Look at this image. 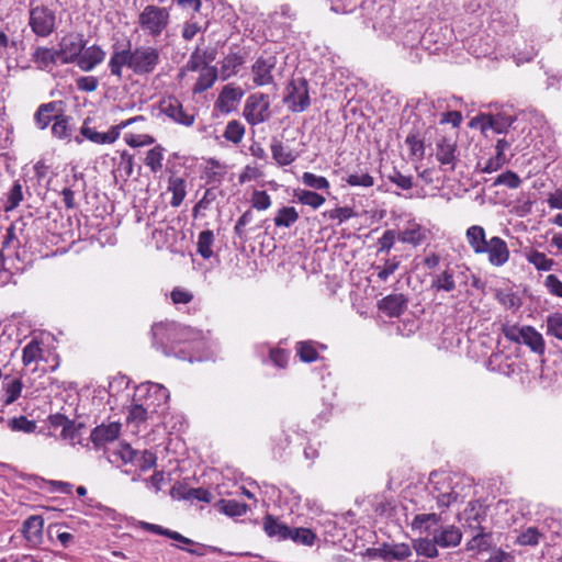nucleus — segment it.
Returning <instances> with one entry per match:
<instances>
[{
    "label": "nucleus",
    "mask_w": 562,
    "mask_h": 562,
    "mask_svg": "<svg viewBox=\"0 0 562 562\" xmlns=\"http://www.w3.org/2000/svg\"><path fill=\"white\" fill-rule=\"evenodd\" d=\"M270 148L272 158L279 166L291 165L296 159V155H294L292 150L286 149L278 139H273Z\"/></svg>",
    "instance_id": "28"
},
{
    "label": "nucleus",
    "mask_w": 562,
    "mask_h": 562,
    "mask_svg": "<svg viewBox=\"0 0 562 562\" xmlns=\"http://www.w3.org/2000/svg\"><path fill=\"white\" fill-rule=\"evenodd\" d=\"M467 240L476 255H482L486 250L488 240L486 239L485 229L480 225H472L467 229Z\"/></svg>",
    "instance_id": "20"
},
{
    "label": "nucleus",
    "mask_w": 562,
    "mask_h": 562,
    "mask_svg": "<svg viewBox=\"0 0 562 562\" xmlns=\"http://www.w3.org/2000/svg\"><path fill=\"white\" fill-rule=\"evenodd\" d=\"M244 95V90L240 87H233L226 85L218 94L215 101V108L221 113H229L235 109V104L238 103Z\"/></svg>",
    "instance_id": "11"
},
{
    "label": "nucleus",
    "mask_w": 562,
    "mask_h": 562,
    "mask_svg": "<svg viewBox=\"0 0 562 562\" xmlns=\"http://www.w3.org/2000/svg\"><path fill=\"white\" fill-rule=\"evenodd\" d=\"M22 200H23L22 186L19 181H15L9 191L4 210L8 212V211H12V210L16 209Z\"/></svg>",
    "instance_id": "52"
},
{
    "label": "nucleus",
    "mask_w": 562,
    "mask_h": 562,
    "mask_svg": "<svg viewBox=\"0 0 562 562\" xmlns=\"http://www.w3.org/2000/svg\"><path fill=\"white\" fill-rule=\"evenodd\" d=\"M456 271L453 268H451L449 265L446 267V269L439 273L436 274L431 280V289L439 292H451L456 289Z\"/></svg>",
    "instance_id": "22"
},
{
    "label": "nucleus",
    "mask_w": 562,
    "mask_h": 562,
    "mask_svg": "<svg viewBox=\"0 0 562 562\" xmlns=\"http://www.w3.org/2000/svg\"><path fill=\"white\" fill-rule=\"evenodd\" d=\"M214 243V234L212 231H202L199 234L196 243V251L203 259H210L213 256L212 246Z\"/></svg>",
    "instance_id": "30"
},
{
    "label": "nucleus",
    "mask_w": 562,
    "mask_h": 562,
    "mask_svg": "<svg viewBox=\"0 0 562 562\" xmlns=\"http://www.w3.org/2000/svg\"><path fill=\"white\" fill-rule=\"evenodd\" d=\"M169 190L172 192L170 204L173 207L180 206L186 196V182L181 178H175L170 181Z\"/></svg>",
    "instance_id": "45"
},
{
    "label": "nucleus",
    "mask_w": 562,
    "mask_h": 562,
    "mask_svg": "<svg viewBox=\"0 0 562 562\" xmlns=\"http://www.w3.org/2000/svg\"><path fill=\"white\" fill-rule=\"evenodd\" d=\"M547 334L562 340V313H553L547 317Z\"/></svg>",
    "instance_id": "49"
},
{
    "label": "nucleus",
    "mask_w": 562,
    "mask_h": 562,
    "mask_svg": "<svg viewBox=\"0 0 562 562\" xmlns=\"http://www.w3.org/2000/svg\"><path fill=\"white\" fill-rule=\"evenodd\" d=\"M521 180L517 173L513 171H506L496 178L495 184H504L510 189H516L520 186Z\"/></svg>",
    "instance_id": "64"
},
{
    "label": "nucleus",
    "mask_w": 562,
    "mask_h": 562,
    "mask_svg": "<svg viewBox=\"0 0 562 562\" xmlns=\"http://www.w3.org/2000/svg\"><path fill=\"white\" fill-rule=\"evenodd\" d=\"M250 202L254 209L263 211L270 207L271 198L266 191L255 190L251 194Z\"/></svg>",
    "instance_id": "56"
},
{
    "label": "nucleus",
    "mask_w": 562,
    "mask_h": 562,
    "mask_svg": "<svg viewBox=\"0 0 562 562\" xmlns=\"http://www.w3.org/2000/svg\"><path fill=\"white\" fill-rule=\"evenodd\" d=\"M346 182L351 187L369 188L374 184V179L368 172L352 173L347 177Z\"/></svg>",
    "instance_id": "57"
},
{
    "label": "nucleus",
    "mask_w": 562,
    "mask_h": 562,
    "mask_svg": "<svg viewBox=\"0 0 562 562\" xmlns=\"http://www.w3.org/2000/svg\"><path fill=\"white\" fill-rule=\"evenodd\" d=\"M436 159L441 166H449V169L453 171L456 165L459 161L457 155V142L451 137L442 136L436 143Z\"/></svg>",
    "instance_id": "10"
},
{
    "label": "nucleus",
    "mask_w": 562,
    "mask_h": 562,
    "mask_svg": "<svg viewBox=\"0 0 562 562\" xmlns=\"http://www.w3.org/2000/svg\"><path fill=\"white\" fill-rule=\"evenodd\" d=\"M464 514L467 526L471 530H476L477 526H481L482 520H484L486 516L485 510L482 509V506L476 505L475 503H470Z\"/></svg>",
    "instance_id": "32"
},
{
    "label": "nucleus",
    "mask_w": 562,
    "mask_h": 562,
    "mask_svg": "<svg viewBox=\"0 0 562 562\" xmlns=\"http://www.w3.org/2000/svg\"><path fill=\"white\" fill-rule=\"evenodd\" d=\"M290 532L291 536H289V539L293 540L295 543L311 547L316 540V535L308 528H290Z\"/></svg>",
    "instance_id": "41"
},
{
    "label": "nucleus",
    "mask_w": 562,
    "mask_h": 562,
    "mask_svg": "<svg viewBox=\"0 0 562 562\" xmlns=\"http://www.w3.org/2000/svg\"><path fill=\"white\" fill-rule=\"evenodd\" d=\"M514 121L515 119L513 116L499 113L490 119V128L498 134L505 133Z\"/></svg>",
    "instance_id": "48"
},
{
    "label": "nucleus",
    "mask_w": 562,
    "mask_h": 562,
    "mask_svg": "<svg viewBox=\"0 0 562 562\" xmlns=\"http://www.w3.org/2000/svg\"><path fill=\"white\" fill-rule=\"evenodd\" d=\"M206 64V52H201L200 47H196L190 55L189 60L186 64V69L189 71L201 70Z\"/></svg>",
    "instance_id": "53"
},
{
    "label": "nucleus",
    "mask_w": 562,
    "mask_h": 562,
    "mask_svg": "<svg viewBox=\"0 0 562 562\" xmlns=\"http://www.w3.org/2000/svg\"><path fill=\"white\" fill-rule=\"evenodd\" d=\"M164 148L160 145L147 151L145 165L150 168L153 172H158L162 168Z\"/></svg>",
    "instance_id": "44"
},
{
    "label": "nucleus",
    "mask_w": 562,
    "mask_h": 562,
    "mask_svg": "<svg viewBox=\"0 0 562 562\" xmlns=\"http://www.w3.org/2000/svg\"><path fill=\"white\" fill-rule=\"evenodd\" d=\"M397 238L402 243L418 246L425 240L426 235L425 231L419 225H414L413 227L406 228L403 232H401Z\"/></svg>",
    "instance_id": "34"
},
{
    "label": "nucleus",
    "mask_w": 562,
    "mask_h": 562,
    "mask_svg": "<svg viewBox=\"0 0 562 562\" xmlns=\"http://www.w3.org/2000/svg\"><path fill=\"white\" fill-rule=\"evenodd\" d=\"M484 254L488 255L490 263L496 267L505 265L509 259V249L507 244L498 236H494L488 239Z\"/></svg>",
    "instance_id": "12"
},
{
    "label": "nucleus",
    "mask_w": 562,
    "mask_h": 562,
    "mask_svg": "<svg viewBox=\"0 0 562 562\" xmlns=\"http://www.w3.org/2000/svg\"><path fill=\"white\" fill-rule=\"evenodd\" d=\"M221 512L231 517L243 516L248 510V505L235 499H221L217 504Z\"/></svg>",
    "instance_id": "37"
},
{
    "label": "nucleus",
    "mask_w": 562,
    "mask_h": 562,
    "mask_svg": "<svg viewBox=\"0 0 562 562\" xmlns=\"http://www.w3.org/2000/svg\"><path fill=\"white\" fill-rule=\"evenodd\" d=\"M56 111V102L41 104L35 113V122L41 130H45L52 122V113Z\"/></svg>",
    "instance_id": "38"
},
{
    "label": "nucleus",
    "mask_w": 562,
    "mask_h": 562,
    "mask_svg": "<svg viewBox=\"0 0 562 562\" xmlns=\"http://www.w3.org/2000/svg\"><path fill=\"white\" fill-rule=\"evenodd\" d=\"M412 547L418 555H423L426 558H437L439 555V551L437 549L438 544L435 542V536L432 535V539L429 538H418L412 541Z\"/></svg>",
    "instance_id": "26"
},
{
    "label": "nucleus",
    "mask_w": 562,
    "mask_h": 562,
    "mask_svg": "<svg viewBox=\"0 0 562 562\" xmlns=\"http://www.w3.org/2000/svg\"><path fill=\"white\" fill-rule=\"evenodd\" d=\"M86 47L82 34L69 33L63 36L58 43L57 53L60 64L78 63L80 54Z\"/></svg>",
    "instance_id": "7"
},
{
    "label": "nucleus",
    "mask_w": 562,
    "mask_h": 562,
    "mask_svg": "<svg viewBox=\"0 0 562 562\" xmlns=\"http://www.w3.org/2000/svg\"><path fill=\"white\" fill-rule=\"evenodd\" d=\"M139 527L146 531H149V532H153V533H156V535H160V536H165L167 538H170L172 540H176V541H179L181 543H184V544H192L193 541L184 536H182L181 533L177 532V531H173V530H170V529H167V528H164L162 526H159V525H155V524H150V522H146V521H140L139 522Z\"/></svg>",
    "instance_id": "25"
},
{
    "label": "nucleus",
    "mask_w": 562,
    "mask_h": 562,
    "mask_svg": "<svg viewBox=\"0 0 562 562\" xmlns=\"http://www.w3.org/2000/svg\"><path fill=\"white\" fill-rule=\"evenodd\" d=\"M90 122L91 119L87 117L80 128L81 135L87 139L97 144H112L117 139L119 132L115 127H112L108 133H99L89 126Z\"/></svg>",
    "instance_id": "18"
},
{
    "label": "nucleus",
    "mask_w": 562,
    "mask_h": 562,
    "mask_svg": "<svg viewBox=\"0 0 562 562\" xmlns=\"http://www.w3.org/2000/svg\"><path fill=\"white\" fill-rule=\"evenodd\" d=\"M269 100L263 93L250 94L244 106V117L251 125H257L269 119Z\"/></svg>",
    "instance_id": "8"
},
{
    "label": "nucleus",
    "mask_w": 562,
    "mask_h": 562,
    "mask_svg": "<svg viewBox=\"0 0 562 562\" xmlns=\"http://www.w3.org/2000/svg\"><path fill=\"white\" fill-rule=\"evenodd\" d=\"M387 178L392 183L396 184L402 190H409L414 186L412 176H405L396 169H394Z\"/></svg>",
    "instance_id": "61"
},
{
    "label": "nucleus",
    "mask_w": 562,
    "mask_h": 562,
    "mask_svg": "<svg viewBox=\"0 0 562 562\" xmlns=\"http://www.w3.org/2000/svg\"><path fill=\"white\" fill-rule=\"evenodd\" d=\"M44 519L41 516L34 515L29 517L23 522V533L27 540H32L42 535Z\"/></svg>",
    "instance_id": "36"
},
{
    "label": "nucleus",
    "mask_w": 562,
    "mask_h": 562,
    "mask_svg": "<svg viewBox=\"0 0 562 562\" xmlns=\"http://www.w3.org/2000/svg\"><path fill=\"white\" fill-rule=\"evenodd\" d=\"M32 59L41 69L47 68L50 65H56L57 63H59L57 49L43 46L35 48L32 55Z\"/></svg>",
    "instance_id": "24"
},
{
    "label": "nucleus",
    "mask_w": 562,
    "mask_h": 562,
    "mask_svg": "<svg viewBox=\"0 0 562 562\" xmlns=\"http://www.w3.org/2000/svg\"><path fill=\"white\" fill-rule=\"evenodd\" d=\"M218 76L217 68L215 66L204 65L200 70V76L192 88L194 94H200L214 85Z\"/></svg>",
    "instance_id": "21"
},
{
    "label": "nucleus",
    "mask_w": 562,
    "mask_h": 562,
    "mask_svg": "<svg viewBox=\"0 0 562 562\" xmlns=\"http://www.w3.org/2000/svg\"><path fill=\"white\" fill-rule=\"evenodd\" d=\"M294 195L300 203L308 205L314 210L321 207L326 201L324 195L310 190L295 191Z\"/></svg>",
    "instance_id": "33"
},
{
    "label": "nucleus",
    "mask_w": 562,
    "mask_h": 562,
    "mask_svg": "<svg viewBox=\"0 0 562 562\" xmlns=\"http://www.w3.org/2000/svg\"><path fill=\"white\" fill-rule=\"evenodd\" d=\"M182 499H196L205 503L212 501V494L203 487H188L186 495H182Z\"/></svg>",
    "instance_id": "63"
},
{
    "label": "nucleus",
    "mask_w": 562,
    "mask_h": 562,
    "mask_svg": "<svg viewBox=\"0 0 562 562\" xmlns=\"http://www.w3.org/2000/svg\"><path fill=\"white\" fill-rule=\"evenodd\" d=\"M105 52L98 45L85 47L78 58V67L83 71L92 70L97 65L104 60Z\"/></svg>",
    "instance_id": "16"
},
{
    "label": "nucleus",
    "mask_w": 562,
    "mask_h": 562,
    "mask_svg": "<svg viewBox=\"0 0 562 562\" xmlns=\"http://www.w3.org/2000/svg\"><path fill=\"white\" fill-rule=\"evenodd\" d=\"M252 218H254V213L249 209L236 222V225L234 227V233H235L236 236H238L240 241H245L246 240L247 236H246L245 227H246L247 224H249L252 221Z\"/></svg>",
    "instance_id": "60"
},
{
    "label": "nucleus",
    "mask_w": 562,
    "mask_h": 562,
    "mask_svg": "<svg viewBox=\"0 0 562 562\" xmlns=\"http://www.w3.org/2000/svg\"><path fill=\"white\" fill-rule=\"evenodd\" d=\"M283 102L291 112H303L310 104L308 82L305 78L292 79L285 87Z\"/></svg>",
    "instance_id": "3"
},
{
    "label": "nucleus",
    "mask_w": 562,
    "mask_h": 562,
    "mask_svg": "<svg viewBox=\"0 0 562 562\" xmlns=\"http://www.w3.org/2000/svg\"><path fill=\"white\" fill-rule=\"evenodd\" d=\"M244 134L245 126L240 122L233 120L227 123L223 136L225 139L238 144L241 142Z\"/></svg>",
    "instance_id": "42"
},
{
    "label": "nucleus",
    "mask_w": 562,
    "mask_h": 562,
    "mask_svg": "<svg viewBox=\"0 0 562 562\" xmlns=\"http://www.w3.org/2000/svg\"><path fill=\"white\" fill-rule=\"evenodd\" d=\"M405 143L409 147V153L412 156H415L422 159L425 155V144L424 139L419 138L416 133H409L406 136Z\"/></svg>",
    "instance_id": "51"
},
{
    "label": "nucleus",
    "mask_w": 562,
    "mask_h": 562,
    "mask_svg": "<svg viewBox=\"0 0 562 562\" xmlns=\"http://www.w3.org/2000/svg\"><path fill=\"white\" fill-rule=\"evenodd\" d=\"M112 457L115 458L113 461L120 459L126 464L137 459V451L127 443H121L119 449L112 452Z\"/></svg>",
    "instance_id": "54"
},
{
    "label": "nucleus",
    "mask_w": 562,
    "mask_h": 562,
    "mask_svg": "<svg viewBox=\"0 0 562 562\" xmlns=\"http://www.w3.org/2000/svg\"><path fill=\"white\" fill-rule=\"evenodd\" d=\"M244 64V58L237 53L227 54L222 60L221 76L223 80L237 74L239 67Z\"/></svg>",
    "instance_id": "27"
},
{
    "label": "nucleus",
    "mask_w": 562,
    "mask_h": 562,
    "mask_svg": "<svg viewBox=\"0 0 562 562\" xmlns=\"http://www.w3.org/2000/svg\"><path fill=\"white\" fill-rule=\"evenodd\" d=\"M276 56H260L251 67L254 83L256 86H267L273 83L272 70L276 68Z\"/></svg>",
    "instance_id": "9"
},
{
    "label": "nucleus",
    "mask_w": 562,
    "mask_h": 562,
    "mask_svg": "<svg viewBox=\"0 0 562 562\" xmlns=\"http://www.w3.org/2000/svg\"><path fill=\"white\" fill-rule=\"evenodd\" d=\"M526 259L529 263L533 265L535 268L539 271H550L555 261L546 256V254L540 252L536 249H531L526 252Z\"/></svg>",
    "instance_id": "29"
},
{
    "label": "nucleus",
    "mask_w": 562,
    "mask_h": 562,
    "mask_svg": "<svg viewBox=\"0 0 562 562\" xmlns=\"http://www.w3.org/2000/svg\"><path fill=\"white\" fill-rule=\"evenodd\" d=\"M288 525L281 522L272 515H266L263 518V530L270 538H278V540H286L291 536Z\"/></svg>",
    "instance_id": "19"
},
{
    "label": "nucleus",
    "mask_w": 562,
    "mask_h": 562,
    "mask_svg": "<svg viewBox=\"0 0 562 562\" xmlns=\"http://www.w3.org/2000/svg\"><path fill=\"white\" fill-rule=\"evenodd\" d=\"M302 182L312 189L315 190H328L329 182L325 177L316 176L312 172H304L302 175Z\"/></svg>",
    "instance_id": "50"
},
{
    "label": "nucleus",
    "mask_w": 562,
    "mask_h": 562,
    "mask_svg": "<svg viewBox=\"0 0 562 562\" xmlns=\"http://www.w3.org/2000/svg\"><path fill=\"white\" fill-rule=\"evenodd\" d=\"M83 427V424H76L75 420H68L64 428L61 429L60 437L64 440H68L74 443V441L79 437V430Z\"/></svg>",
    "instance_id": "62"
},
{
    "label": "nucleus",
    "mask_w": 562,
    "mask_h": 562,
    "mask_svg": "<svg viewBox=\"0 0 562 562\" xmlns=\"http://www.w3.org/2000/svg\"><path fill=\"white\" fill-rule=\"evenodd\" d=\"M502 333L509 341L521 344L525 326L518 327L516 325L504 324L502 326Z\"/></svg>",
    "instance_id": "59"
},
{
    "label": "nucleus",
    "mask_w": 562,
    "mask_h": 562,
    "mask_svg": "<svg viewBox=\"0 0 562 562\" xmlns=\"http://www.w3.org/2000/svg\"><path fill=\"white\" fill-rule=\"evenodd\" d=\"M121 424L113 422L108 425L97 426L90 435V439L95 448H100L108 442H112L120 436Z\"/></svg>",
    "instance_id": "13"
},
{
    "label": "nucleus",
    "mask_w": 562,
    "mask_h": 562,
    "mask_svg": "<svg viewBox=\"0 0 562 562\" xmlns=\"http://www.w3.org/2000/svg\"><path fill=\"white\" fill-rule=\"evenodd\" d=\"M434 536L435 542L440 548H454L459 546L462 540L461 530L453 525L436 529Z\"/></svg>",
    "instance_id": "15"
},
{
    "label": "nucleus",
    "mask_w": 562,
    "mask_h": 562,
    "mask_svg": "<svg viewBox=\"0 0 562 562\" xmlns=\"http://www.w3.org/2000/svg\"><path fill=\"white\" fill-rule=\"evenodd\" d=\"M23 383L20 379H10L9 376L4 378L3 381V390H4V404L10 405L15 402L21 392H22Z\"/></svg>",
    "instance_id": "31"
},
{
    "label": "nucleus",
    "mask_w": 562,
    "mask_h": 562,
    "mask_svg": "<svg viewBox=\"0 0 562 562\" xmlns=\"http://www.w3.org/2000/svg\"><path fill=\"white\" fill-rule=\"evenodd\" d=\"M109 61V68L111 75L122 78L123 67L126 66L131 69L132 65V50L131 43L128 42V48L119 50L115 46Z\"/></svg>",
    "instance_id": "17"
},
{
    "label": "nucleus",
    "mask_w": 562,
    "mask_h": 562,
    "mask_svg": "<svg viewBox=\"0 0 562 562\" xmlns=\"http://www.w3.org/2000/svg\"><path fill=\"white\" fill-rule=\"evenodd\" d=\"M41 358V344L36 339H33L23 348L22 362L24 366H30L31 363L37 361Z\"/></svg>",
    "instance_id": "43"
},
{
    "label": "nucleus",
    "mask_w": 562,
    "mask_h": 562,
    "mask_svg": "<svg viewBox=\"0 0 562 562\" xmlns=\"http://www.w3.org/2000/svg\"><path fill=\"white\" fill-rule=\"evenodd\" d=\"M169 18L166 8L148 4L138 15V24L145 34L158 37L167 29Z\"/></svg>",
    "instance_id": "2"
},
{
    "label": "nucleus",
    "mask_w": 562,
    "mask_h": 562,
    "mask_svg": "<svg viewBox=\"0 0 562 562\" xmlns=\"http://www.w3.org/2000/svg\"><path fill=\"white\" fill-rule=\"evenodd\" d=\"M356 213L351 207L348 206H339L330 211H326L323 213L324 217L330 218V220H338L339 223H342L351 217H353Z\"/></svg>",
    "instance_id": "55"
},
{
    "label": "nucleus",
    "mask_w": 562,
    "mask_h": 562,
    "mask_svg": "<svg viewBox=\"0 0 562 562\" xmlns=\"http://www.w3.org/2000/svg\"><path fill=\"white\" fill-rule=\"evenodd\" d=\"M441 520V516L435 513L416 515L412 521L413 529L428 530L430 525H437Z\"/></svg>",
    "instance_id": "46"
},
{
    "label": "nucleus",
    "mask_w": 562,
    "mask_h": 562,
    "mask_svg": "<svg viewBox=\"0 0 562 562\" xmlns=\"http://www.w3.org/2000/svg\"><path fill=\"white\" fill-rule=\"evenodd\" d=\"M390 562L392 560L402 561L412 555L411 547L407 543L389 544Z\"/></svg>",
    "instance_id": "58"
},
{
    "label": "nucleus",
    "mask_w": 562,
    "mask_h": 562,
    "mask_svg": "<svg viewBox=\"0 0 562 562\" xmlns=\"http://www.w3.org/2000/svg\"><path fill=\"white\" fill-rule=\"evenodd\" d=\"M153 344L168 355L175 346L183 342L187 328L175 322L156 323L151 327Z\"/></svg>",
    "instance_id": "1"
},
{
    "label": "nucleus",
    "mask_w": 562,
    "mask_h": 562,
    "mask_svg": "<svg viewBox=\"0 0 562 562\" xmlns=\"http://www.w3.org/2000/svg\"><path fill=\"white\" fill-rule=\"evenodd\" d=\"M521 344L528 346L531 351L542 356L546 350V345L542 335L531 326H525V333Z\"/></svg>",
    "instance_id": "23"
},
{
    "label": "nucleus",
    "mask_w": 562,
    "mask_h": 562,
    "mask_svg": "<svg viewBox=\"0 0 562 562\" xmlns=\"http://www.w3.org/2000/svg\"><path fill=\"white\" fill-rule=\"evenodd\" d=\"M378 307L389 317H398L407 307V299L404 294H390L379 301Z\"/></svg>",
    "instance_id": "14"
},
{
    "label": "nucleus",
    "mask_w": 562,
    "mask_h": 562,
    "mask_svg": "<svg viewBox=\"0 0 562 562\" xmlns=\"http://www.w3.org/2000/svg\"><path fill=\"white\" fill-rule=\"evenodd\" d=\"M295 349L300 360L303 362L311 363L318 359V352L311 340L299 341Z\"/></svg>",
    "instance_id": "40"
},
{
    "label": "nucleus",
    "mask_w": 562,
    "mask_h": 562,
    "mask_svg": "<svg viewBox=\"0 0 562 562\" xmlns=\"http://www.w3.org/2000/svg\"><path fill=\"white\" fill-rule=\"evenodd\" d=\"M159 110L175 123L190 127L195 122V114L186 110L181 101L175 95H168L160 100Z\"/></svg>",
    "instance_id": "6"
},
{
    "label": "nucleus",
    "mask_w": 562,
    "mask_h": 562,
    "mask_svg": "<svg viewBox=\"0 0 562 562\" xmlns=\"http://www.w3.org/2000/svg\"><path fill=\"white\" fill-rule=\"evenodd\" d=\"M160 63V53L153 46H138L132 50L131 69L135 75L145 76L155 71Z\"/></svg>",
    "instance_id": "5"
},
{
    "label": "nucleus",
    "mask_w": 562,
    "mask_h": 562,
    "mask_svg": "<svg viewBox=\"0 0 562 562\" xmlns=\"http://www.w3.org/2000/svg\"><path fill=\"white\" fill-rule=\"evenodd\" d=\"M8 427L12 431L32 434L36 430V422L30 420L25 416L21 415L18 417L10 418L8 420Z\"/></svg>",
    "instance_id": "39"
},
{
    "label": "nucleus",
    "mask_w": 562,
    "mask_h": 562,
    "mask_svg": "<svg viewBox=\"0 0 562 562\" xmlns=\"http://www.w3.org/2000/svg\"><path fill=\"white\" fill-rule=\"evenodd\" d=\"M299 213L293 206L281 207L276 217L274 225L278 227H290L299 220Z\"/></svg>",
    "instance_id": "35"
},
{
    "label": "nucleus",
    "mask_w": 562,
    "mask_h": 562,
    "mask_svg": "<svg viewBox=\"0 0 562 562\" xmlns=\"http://www.w3.org/2000/svg\"><path fill=\"white\" fill-rule=\"evenodd\" d=\"M29 25L32 32L40 37H47L56 30L55 11L46 5H36L30 9Z\"/></svg>",
    "instance_id": "4"
},
{
    "label": "nucleus",
    "mask_w": 562,
    "mask_h": 562,
    "mask_svg": "<svg viewBox=\"0 0 562 562\" xmlns=\"http://www.w3.org/2000/svg\"><path fill=\"white\" fill-rule=\"evenodd\" d=\"M69 117L65 114H57L54 116V124L52 126V133L58 138H66L70 136L69 131Z\"/></svg>",
    "instance_id": "47"
}]
</instances>
